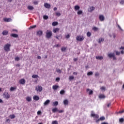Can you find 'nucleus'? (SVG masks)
I'll list each match as a JSON object with an SVG mask.
<instances>
[{
    "mask_svg": "<svg viewBox=\"0 0 124 124\" xmlns=\"http://www.w3.org/2000/svg\"><path fill=\"white\" fill-rule=\"evenodd\" d=\"M52 35H53L52 31L50 30H47L46 32V38H47V39H50V38L52 37Z\"/></svg>",
    "mask_w": 124,
    "mask_h": 124,
    "instance_id": "1",
    "label": "nucleus"
},
{
    "mask_svg": "<svg viewBox=\"0 0 124 124\" xmlns=\"http://www.w3.org/2000/svg\"><path fill=\"white\" fill-rule=\"evenodd\" d=\"M11 46V45H10V44H7L6 45H5L4 47V51H5L6 52H8V51H10V46Z\"/></svg>",
    "mask_w": 124,
    "mask_h": 124,
    "instance_id": "2",
    "label": "nucleus"
},
{
    "mask_svg": "<svg viewBox=\"0 0 124 124\" xmlns=\"http://www.w3.org/2000/svg\"><path fill=\"white\" fill-rule=\"evenodd\" d=\"M77 41H83L85 39V37L81 35H78L76 37Z\"/></svg>",
    "mask_w": 124,
    "mask_h": 124,
    "instance_id": "3",
    "label": "nucleus"
},
{
    "mask_svg": "<svg viewBox=\"0 0 124 124\" xmlns=\"http://www.w3.org/2000/svg\"><path fill=\"white\" fill-rule=\"evenodd\" d=\"M91 117L95 118V119H98V118H99V116L98 114H94L93 111H91Z\"/></svg>",
    "mask_w": 124,
    "mask_h": 124,
    "instance_id": "4",
    "label": "nucleus"
},
{
    "mask_svg": "<svg viewBox=\"0 0 124 124\" xmlns=\"http://www.w3.org/2000/svg\"><path fill=\"white\" fill-rule=\"evenodd\" d=\"M99 19L101 22H103L104 20H105V17H104V16L103 15H100L99 16Z\"/></svg>",
    "mask_w": 124,
    "mask_h": 124,
    "instance_id": "5",
    "label": "nucleus"
},
{
    "mask_svg": "<svg viewBox=\"0 0 124 124\" xmlns=\"http://www.w3.org/2000/svg\"><path fill=\"white\" fill-rule=\"evenodd\" d=\"M86 91L88 93L89 95H91L93 93V91L90 89H87Z\"/></svg>",
    "mask_w": 124,
    "mask_h": 124,
    "instance_id": "6",
    "label": "nucleus"
},
{
    "mask_svg": "<svg viewBox=\"0 0 124 124\" xmlns=\"http://www.w3.org/2000/svg\"><path fill=\"white\" fill-rule=\"evenodd\" d=\"M105 117L104 116L101 117L99 119L96 120V123H99L100 121H104Z\"/></svg>",
    "mask_w": 124,
    "mask_h": 124,
    "instance_id": "7",
    "label": "nucleus"
},
{
    "mask_svg": "<svg viewBox=\"0 0 124 124\" xmlns=\"http://www.w3.org/2000/svg\"><path fill=\"white\" fill-rule=\"evenodd\" d=\"M25 83H26V80H25V79L24 78H22L19 80V84H20L21 85H24Z\"/></svg>",
    "mask_w": 124,
    "mask_h": 124,
    "instance_id": "8",
    "label": "nucleus"
},
{
    "mask_svg": "<svg viewBox=\"0 0 124 124\" xmlns=\"http://www.w3.org/2000/svg\"><path fill=\"white\" fill-rule=\"evenodd\" d=\"M50 104V100L47 99L46 100L44 103V106H47L48 105H49V104Z\"/></svg>",
    "mask_w": 124,
    "mask_h": 124,
    "instance_id": "9",
    "label": "nucleus"
},
{
    "mask_svg": "<svg viewBox=\"0 0 124 124\" xmlns=\"http://www.w3.org/2000/svg\"><path fill=\"white\" fill-rule=\"evenodd\" d=\"M35 90L37 92H41L42 91V87L41 86H38V88L36 87Z\"/></svg>",
    "mask_w": 124,
    "mask_h": 124,
    "instance_id": "10",
    "label": "nucleus"
},
{
    "mask_svg": "<svg viewBox=\"0 0 124 124\" xmlns=\"http://www.w3.org/2000/svg\"><path fill=\"white\" fill-rule=\"evenodd\" d=\"M98 97L100 99H104V98H105L106 97L105 95H104V94H100Z\"/></svg>",
    "mask_w": 124,
    "mask_h": 124,
    "instance_id": "11",
    "label": "nucleus"
},
{
    "mask_svg": "<svg viewBox=\"0 0 124 124\" xmlns=\"http://www.w3.org/2000/svg\"><path fill=\"white\" fill-rule=\"evenodd\" d=\"M115 56V54L114 53H109L108 54V58H109L110 59L113 58V57H114Z\"/></svg>",
    "mask_w": 124,
    "mask_h": 124,
    "instance_id": "12",
    "label": "nucleus"
},
{
    "mask_svg": "<svg viewBox=\"0 0 124 124\" xmlns=\"http://www.w3.org/2000/svg\"><path fill=\"white\" fill-rule=\"evenodd\" d=\"M43 33V31H42L39 30L37 31V34L38 35H39V36H41V35H42Z\"/></svg>",
    "mask_w": 124,
    "mask_h": 124,
    "instance_id": "13",
    "label": "nucleus"
},
{
    "mask_svg": "<svg viewBox=\"0 0 124 124\" xmlns=\"http://www.w3.org/2000/svg\"><path fill=\"white\" fill-rule=\"evenodd\" d=\"M44 6L46 7V8H50V7H51V5L47 3H45Z\"/></svg>",
    "mask_w": 124,
    "mask_h": 124,
    "instance_id": "14",
    "label": "nucleus"
},
{
    "mask_svg": "<svg viewBox=\"0 0 124 124\" xmlns=\"http://www.w3.org/2000/svg\"><path fill=\"white\" fill-rule=\"evenodd\" d=\"M33 99H34V100H36V101H37V100H39V97H38V96L37 95H34L33 97Z\"/></svg>",
    "mask_w": 124,
    "mask_h": 124,
    "instance_id": "15",
    "label": "nucleus"
},
{
    "mask_svg": "<svg viewBox=\"0 0 124 124\" xmlns=\"http://www.w3.org/2000/svg\"><path fill=\"white\" fill-rule=\"evenodd\" d=\"M4 97L5 98L8 99V98H9V97H10V95H9V94H8V93H7V94H4Z\"/></svg>",
    "mask_w": 124,
    "mask_h": 124,
    "instance_id": "16",
    "label": "nucleus"
},
{
    "mask_svg": "<svg viewBox=\"0 0 124 124\" xmlns=\"http://www.w3.org/2000/svg\"><path fill=\"white\" fill-rule=\"evenodd\" d=\"M63 102L64 105H68V100L67 99L64 100Z\"/></svg>",
    "mask_w": 124,
    "mask_h": 124,
    "instance_id": "17",
    "label": "nucleus"
},
{
    "mask_svg": "<svg viewBox=\"0 0 124 124\" xmlns=\"http://www.w3.org/2000/svg\"><path fill=\"white\" fill-rule=\"evenodd\" d=\"M3 35H7L8 34V31H2Z\"/></svg>",
    "mask_w": 124,
    "mask_h": 124,
    "instance_id": "18",
    "label": "nucleus"
},
{
    "mask_svg": "<svg viewBox=\"0 0 124 124\" xmlns=\"http://www.w3.org/2000/svg\"><path fill=\"white\" fill-rule=\"evenodd\" d=\"M11 36H12V37H14L15 38H17L18 35L17 34H11Z\"/></svg>",
    "mask_w": 124,
    "mask_h": 124,
    "instance_id": "19",
    "label": "nucleus"
},
{
    "mask_svg": "<svg viewBox=\"0 0 124 124\" xmlns=\"http://www.w3.org/2000/svg\"><path fill=\"white\" fill-rule=\"evenodd\" d=\"M28 9H29V10H33V9H34V8H33V6H28Z\"/></svg>",
    "mask_w": 124,
    "mask_h": 124,
    "instance_id": "20",
    "label": "nucleus"
},
{
    "mask_svg": "<svg viewBox=\"0 0 124 124\" xmlns=\"http://www.w3.org/2000/svg\"><path fill=\"white\" fill-rule=\"evenodd\" d=\"M55 37H56V38L57 39H60V38H61V39H62V34H60V35H56V36H55Z\"/></svg>",
    "mask_w": 124,
    "mask_h": 124,
    "instance_id": "21",
    "label": "nucleus"
},
{
    "mask_svg": "<svg viewBox=\"0 0 124 124\" xmlns=\"http://www.w3.org/2000/svg\"><path fill=\"white\" fill-rule=\"evenodd\" d=\"M52 105L53 106H58V105H59V102L55 101L53 102Z\"/></svg>",
    "mask_w": 124,
    "mask_h": 124,
    "instance_id": "22",
    "label": "nucleus"
},
{
    "mask_svg": "<svg viewBox=\"0 0 124 124\" xmlns=\"http://www.w3.org/2000/svg\"><path fill=\"white\" fill-rule=\"evenodd\" d=\"M3 20L4 22H10V21H11V18H5L3 19Z\"/></svg>",
    "mask_w": 124,
    "mask_h": 124,
    "instance_id": "23",
    "label": "nucleus"
},
{
    "mask_svg": "<svg viewBox=\"0 0 124 124\" xmlns=\"http://www.w3.org/2000/svg\"><path fill=\"white\" fill-rule=\"evenodd\" d=\"M60 31V29L59 28H55L53 29V32H54V33H56L57 31Z\"/></svg>",
    "mask_w": 124,
    "mask_h": 124,
    "instance_id": "24",
    "label": "nucleus"
},
{
    "mask_svg": "<svg viewBox=\"0 0 124 124\" xmlns=\"http://www.w3.org/2000/svg\"><path fill=\"white\" fill-rule=\"evenodd\" d=\"M59 88V86L57 85H54L52 87V88L53 90H54V91H56V90H57Z\"/></svg>",
    "mask_w": 124,
    "mask_h": 124,
    "instance_id": "25",
    "label": "nucleus"
},
{
    "mask_svg": "<svg viewBox=\"0 0 124 124\" xmlns=\"http://www.w3.org/2000/svg\"><path fill=\"white\" fill-rule=\"evenodd\" d=\"M80 9V6L78 5H76L75 6V10L77 11V10H79Z\"/></svg>",
    "mask_w": 124,
    "mask_h": 124,
    "instance_id": "26",
    "label": "nucleus"
},
{
    "mask_svg": "<svg viewBox=\"0 0 124 124\" xmlns=\"http://www.w3.org/2000/svg\"><path fill=\"white\" fill-rule=\"evenodd\" d=\"M104 41V39L101 38H99L98 40V43H101L102 42H103Z\"/></svg>",
    "mask_w": 124,
    "mask_h": 124,
    "instance_id": "27",
    "label": "nucleus"
},
{
    "mask_svg": "<svg viewBox=\"0 0 124 124\" xmlns=\"http://www.w3.org/2000/svg\"><path fill=\"white\" fill-rule=\"evenodd\" d=\"M96 60H103V57L102 56H96Z\"/></svg>",
    "mask_w": 124,
    "mask_h": 124,
    "instance_id": "28",
    "label": "nucleus"
},
{
    "mask_svg": "<svg viewBox=\"0 0 124 124\" xmlns=\"http://www.w3.org/2000/svg\"><path fill=\"white\" fill-rule=\"evenodd\" d=\"M59 110L58 109V108H55L53 109H52V112L53 113H56V112H58Z\"/></svg>",
    "mask_w": 124,
    "mask_h": 124,
    "instance_id": "29",
    "label": "nucleus"
},
{
    "mask_svg": "<svg viewBox=\"0 0 124 124\" xmlns=\"http://www.w3.org/2000/svg\"><path fill=\"white\" fill-rule=\"evenodd\" d=\"M16 87H12L10 88V91H11V92H14L15 90H16Z\"/></svg>",
    "mask_w": 124,
    "mask_h": 124,
    "instance_id": "30",
    "label": "nucleus"
},
{
    "mask_svg": "<svg viewBox=\"0 0 124 124\" xmlns=\"http://www.w3.org/2000/svg\"><path fill=\"white\" fill-rule=\"evenodd\" d=\"M27 101H28L29 102H30V101H31V97H27L26 98Z\"/></svg>",
    "mask_w": 124,
    "mask_h": 124,
    "instance_id": "31",
    "label": "nucleus"
},
{
    "mask_svg": "<svg viewBox=\"0 0 124 124\" xmlns=\"http://www.w3.org/2000/svg\"><path fill=\"white\" fill-rule=\"evenodd\" d=\"M59 24V23H58V22H52V26H53L54 27H55V26L58 25Z\"/></svg>",
    "mask_w": 124,
    "mask_h": 124,
    "instance_id": "32",
    "label": "nucleus"
},
{
    "mask_svg": "<svg viewBox=\"0 0 124 124\" xmlns=\"http://www.w3.org/2000/svg\"><path fill=\"white\" fill-rule=\"evenodd\" d=\"M32 78H33L34 79H36V78H38V75H33L32 76Z\"/></svg>",
    "mask_w": 124,
    "mask_h": 124,
    "instance_id": "33",
    "label": "nucleus"
},
{
    "mask_svg": "<svg viewBox=\"0 0 124 124\" xmlns=\"http://www.w3.org/2000/svg\"><path fill=\"white\" fill-rule=\"evenodd\" d=\"M10 118H11V119H15V118H16V116H15V115L12 114L10 115Z\"/></svg>",
    "mask_w": 124,
    "mask_h": 124,
    "instance_id": "34",
    "label": "nucleus"
},
{
    "mask_svg": "<svg viewBox=\"0 0 124 124\" xmlns=\"http://www.w3.org/2000/svg\"><path fill=\"white\" fill-rule=\"evenodd\" d=\"M73 79H74V77L73 76H71L69 77V80L70 81H72V80H73Z\"/></svg>",
    "mask_w": 124,
    "mask_h": 124,
    "instance_id": "35",
    "label": "nucleus"
},
{
    "mask_svg": "<svg viewBox=\"0 0 124 124\" xmlns=\"http://www.w3.org/2000/svg\"><path fill=\"white\" fill-rule=\"evenodd\" d=\"M93 73L92 71H90L87 73V76H91V75H93Z\"/></svg>",
    "mask_w": 124,
    "mask_h": 124,
    "instance_id": "36",
    "label": "nucleus"
},
{
    "mask_svg": "<svg viewBox=\"0 0 124 124\" xmlns=\"http://www.w3.org/2000/svg\"><path fill=\"white\" fill-rule=\"evenodd\" d=\"M91 35H92V33H91V32H87V36H88V37H91Z\"/></svg>",
    "mask_w": 124,
    "mask_h": 124,
    "instance_id": "37",
    "label": "nucleus"
},
{
    "mask_svg": "<svg viewBox=\"0 0 124 124\" xmlns=\"http://www.w3.org/2000/svg\"><path fill=\"white\" fill-rule=\"evenodd\" d=\"M119 122H120V123H121L122 124H123V123H124V118H120L119 119Z\"/></svg>",
    "mask_w": 124,
    "mask_h": 124,
    "instance_id": "38",
    "label": "nucleus"
},
{
    "mask_svg": "<svg viewBox=\"0 0 124 124\" xmlns=\"http://www.w3.org/2000/svg\"><path fill=\"white\" fill-rule=\"evenodd\" d=\"M60 93V94H64V93H65V91H64V90H61Z\"/></svg>",
    "mask_w": 124,
    "mask_h": 124,
    "instance_id": "39",
    "label": "nucleus"
},
{
    "mask_svg": "<svg viewBox=\"0 0 124 124\" xmlns=\"http://www.w3.org/2000/svg\"><path fill=\"white\" fill-rule=\"evenodd\" d=\"M43 18L45 20H47L49 18V17L48 16L45 15L44 16Z\"/></svg>",
    "mask_w": 124,
    "mask_h": 124,
    "instance_id": "40",
    "label": "nucleus"
},
{
    "mask_svg": "<svg viewBox=\"0 0 124 124\" xmlns=\"http://www.w3.org/2000/svg\"><path fill=\"white\" fill-rule=\"evenodd\" d=\"M93 31H96L98 30V28H97V27H94L93 28Z\"/></svg>",
    "mask_w": 124,
    "mask_h": 124,
    "instance_id": "41",
    "label": "nucleus"
},
{
    "mask_svg": "<svg viewBox=\"0 0 124 124\" xmlns=\"http://www.w3.org/2000/svg\"><path fill=\"white\" fill-rule=\"evenodd\" d=\"M82 13H83V11H82L81 10L78 11V15H81V14H82Z\"/></svg>",
    "mask_w": 124,
    "mask_h": 124,
    "instance_id": "42",
    "label": "nucleus"
},
{
    "mask_svg": "<svg viewBox=\"0 0 124 124\" xmlns=\"http://www.w3.org/2000/svg\"><path fill=\"white\" fill-rule=\"evenodd\" d=\"M15 61L16 62H19V61H20V58H19L18 57H16L15 58Z\"/></svg>",
    "mask_w": 124,
    "mask_h": 124,
    "instance_id": "43",
    "label": "nucleus"
},
{
    "mask_svg": "<svg viewBox=\"0 0 124 124\" xmlns=\"http://www.w3.org/2000/svg\"><path fill=\"white\" fill-rule=\"evenodd\" d=\"M56 72H57L58 73H62V71L60 69H57L56 70Z\"/></svg>",
    "mask_w": 124,
    "mask_h": 124,
    "instance_id": "44",
    "label": "nucleus"
},
{
    "mask_svg": "<svg viewBox=\"0 0 124 124\" xmlns=\"http://www.w3.org/2000/svg\"><path fill=\"white\" fill-rule=\"evenodd\" d=\"M61 50H62V52H64V51H65V50H66V48L63 47L61 48Z\"/></svg>",
    "mask_w": 124,
    "mask_h": 124,
    "instance_id": "45",
    "label": "nucleus"
},
{
    "mask_svg": "<svg viewBox=\"0 0 124 124\" xmlns=\"http://www.w3.org/2000/svg\"><path fill=\"white\" fill-rule=\"evenodd\" d=\"M115 53H116V56H120V54H121V52H119L118 51H116L115 52Z\"/></svg>",
    "mask_w": 124,
    "mask_h": 124,
    "instance_id": "46",
    "label": "nucleus"
},
{
    "mask_svg": "<svg viewBox=\"0 0 124 124\" xmlns=\"http://www.w3.org/2000/svg\"><path fill=\"white\" fill-rule=\"evenodd\" d=\"M51 124H58V121H52Z\"/></svg>",
    "mask_w": 124,
    "mask_h": 124,
    "instance_id": "47",
    "label": "nucleus"
},
{
    "mask_svg": "<svg viewBox=\"0 0 124 124\" xmlns=\"http://www.w3.org/2000/svg\"><path fill=\"white\" fill-rule=\"evenodd\" d=\"M56 16H61V13L56 12Z\"/></svg>",
    "mask_w": 124,
    "mask_h": 124,
    "instance_id": "48",
    "label": "nucleus"
},
{
    "mask_svg": "<svg viewBox=\"0 0 124 124\" xmlns=\"http://www.w3.org/2000/svg\"><path fill=\"white\" fill-rule=\"evenodd\" d=\"M90 10H91V12H92V11H93V10H94V7H92L90 8Z\"/></svg>",
    "mask_w": 124,
    "mask_h": 124,
    "instance_id": "49",
    "label": "nucleus"
},
{
    "mask_svg": "<svg viewBox=\"0 0 124 124\" xmlns=\"http://www.w3.org/2000/svg\"><path fill=\"white\" fill-rule=\"evenodd\" d=\"M101 90L102 91H105V90H106L105 87H102L101 88Z\"/></svg>",
    "mask_w": 124,
    "mask_h": 124,
    "instance_id": "50",
    "label": "nucleus"
},
{
    "mask_svg": "<svg viewBox=\"0 0 124 124\" xmlns=\"http://www.w3.org/2000/svg\"><path fill=\"white\" fill-rule=\"evenodd\" d=\"M65 37H66V38L68 39V38H69V37H70V35L69 34H68V35H66Z\"/></svg>",
    "mask_w": 124,
    "mask_h": 124,
    "instance_id": "51",
    "label": "nucleus"
},
{
    "mask_svg": "<svg viewBox=\"0 0 124 124\" xmlns=\"http://www.w3.org/2000/svg\"><path fill=\"white\" fill-rule=\"evenodd\" d=\"M120 3H121V4H124V0H122L120 1Z\"/></svg>",
    "mask_w": 124,
    "mask_h": 124,
    "instance_id": "52",
    "label": "nucleus"
},
{
    "mask_svg": "<svg viewBox=\"0 0 124 124\" xmlns=\"http://www.w3.org/2000/svg\"><path fill=\"white\" fill-rule=\"evenodd\" d=\"M31 29H34L36 28V25H34L33 26H31Z\"/></svg>",
    "mask_w": 124,
    "mask_h": 124,
    "instance_id": "53",
    "label": "nucleus"
},
{
    "mask_svg": "<svg viewBox=\"0 0 124 124\" xmlns=\"http://www.w3.org/2000/svg\"><path fill=\"white\" fill-rule=\"evenodd\" d=\"M60 80V78H56V81H57V82H59V81Z\"/></svg>",
    "mask_w": 124,
    "mask_h": 124,
    "instance_id": "54",
    "label": "nucleus"
},
{
    "mask_svg": "<svg viewBox=\"0 0 124 124\" xmlns=\"http://www.w3.org/2000/svg\"><path fill=\"white\" fill-rule=\"evenodd\" d=\"M95 76H96V77L99 76V73H95Z\"/></svg>",
    "mask_w": 124,
    "mask_h": 124,
    "instance_id": "55",
    "label": "nucleus"
},
{
    "mask_svg": "<svg viewBox=\"0 0 124 124\" xmlns=\"http://www.w3.org/2000/svg\"><path fill=\"white\" fill-rule=\"evenodd\" d=\"M112 58H113V61H116V60H117V58H116V56H115V55L114 57H113Z\"/></svg>",
    "mask_w": 124,
    "mask_h": 124,
    "instance_id": "56",
    "label": "nucleus"
},
{
    "mask_svg": "<svg viewBox=\"0 0 124 124\" xmlns=\"http://www.w3.org/2000/svg\"><path fill=\"white\" fill-rule=\"evenodd\" d=\"M41 114V111L39 110V111L37 112V115H40Z\"/></svg>",
    "mask_w": 124,
    "mask_h": 124,
    "instance_id": "57",
    "label": "nucleus"
},
{
    "mask_svg": "<svg viewBox=\"0 0 124 124\" xmlns=\"http://www.w3.org/2000/svg\"><path fill=\"white\" fill-rule=\"evenodd\" d=\"M6 123H10V119H7L6 120Z\"/></svg>",
    "mask_w": 124,
    "mask_h": 124,
    "instance_id": "58",
    "label": "nucleus"
},
{
    "mask_svg": "<svg viewBox=\"0 0 124 124\" xmlns=\"http://www.w3.org/2000/svg\"><path fill=\"white\" fill-rule=\"evenodd\" d=\"M110 106H111V103H109L107 105V107L109 108Z\"/></svg>",
    "mask_w": 124,
    "mask_h": 124,
    "instance_id": "59",
    "label": "nucleus"
},
{
    "mask_svg": "<svg viewBox=\"0 0 124 124\" xmlns=\"http://www.w3.org/2000/svg\"><path fill=\"white\" fill-rule=\"evenodd\" d=\"M37 58L38 60H41V56H37Z\"/></svg>",
    "mask_w": 124,
    "mask_h": 124,
    "instance_id": "60",
    "label": "nucleus"
},
{
    "mask_svg": "<svg viewBox=\"0 0 124 124\" xmlns=\"http://www.w3.org/2000/svg\"><path fill=\"white\" fill-rule=\"evenodd\" d=\"M58 112H59V113H63V110H59Z\"/></svg>",
    "mask_w": 124,
    "mask_h": 124,
    "instance_id": "61",
    "label": "nucleus"
},
{
    "mask_svg": "<svg viewBox=\"0 0 124 124\" xmlns=\"http://www.w3.org/2000/svg\"><path fill=\"white\" fill-rule=\"evenodd\" d=\"M119 113H120V114H122V113H124V110H122V111H119Z\"/></svg>",
    "mask_w": 124,
    "mask_h": 124,
    "instance_id": "62",
    "label": "nucleus"
},
{
    "mask_svg": "<svg viewBox=\"0 0 124 124\" xmlns=\"http://www.w3.org/2000/svg\"><path fill=\"white\" fill-rule=\"evenodd\" d=\"M121 54H122V55H124V50H122L121 51Z\"/></svg>",
    "mask_w": 124,
    "mask_h": 124,
    "instance_id": "63",
    "label": "nucleus"
},
{
    "mask_svg": "<svg viewBox=\"0 0 124 124\" xmlns=\"http://www.w3.org/2000/svg\"><path fill=\"white\" fill-rule=\"evenodd\" d=\"M101 124H108V123L104 122V123H102Z\"/></svg>",
    "mask_w": 124,
    "mask_h": 124,
    "instance_id": "64",
    "label": "nucleus"
}]
</instances>
